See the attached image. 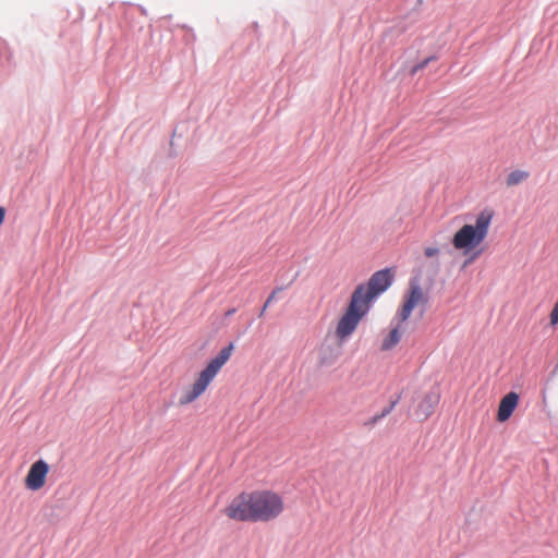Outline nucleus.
<instances>
[{"label":"nucleus","instance_id":"nucleus-1","mask_svg":"<svg viewBox=\"0 0 558 558\" xmlns=\"http://www.w3.org/2000/svg\"><path fill=\"white\" fill-rule=\"evenodd\" d=\"M284 511V500L274 490L243 492L222 510L231 520L240 522H269Z\"/></svg>","mask_w":558,"mask_h":558},{"label":"nucleus","instance_id":"nucleus-2","mask_svg":"<svg viewBox=\"0 0 558 558\" xmlns=\"http://www.w3.org/2000/svg\"><path fill=\"white\" fill-rule=\"evenodd\" d=\"M493 218L490 209L478 213L474 223H465L456 231L451 240L453 248L464 254L475 251L486 240Z\"/></svg>","mask_w":558,"mask_h":558},{"label":"nucleus","instance_id":"nucleus-3","mask_svg":"<svg viewBox=\"0 0 558 558\" xmlns=\"http://www.w3.org/2000/svg\"><path fill=\"white\" fill-rule=\"evenodd\" d=\"M232 350L233 344L231 343L221 349L217 356L209 361L207 366L198 374L195 381L181 393L179 399L180 405H187L194 402L207 390L214 378L230 359Z\"/></svg>","mask_w":558,"mask_h":558},{"label":"nucleus","instance_id":"nucleus-4","mask_svg":"<svg viewBox=\"0 0 558 558\" xmlns=\"http://www.w3.org/2000/svg\"><path fill=\"white\" fill-rule=\"evenodd\" d=\"M368 311L369 306L361 301L360 292L352 293L347 308L336 325L335 337L339 343H344L355 332Z\"/></svg>","mask_w":558,"mask_h":558},{"label":"nucleus","instance_id":"nucleus-5","mask_svg":"<svg viewBox=\"0 0 558 558\" xmlns=\"http://www.w3.org/2000/svg\"><path fill=\"white\" fill-rule=\"evenodd\" d=\"M392 282V274L389 269L378 270L372 275L367 284H360L353 293L360 292V299L371 307L373 300L388 289Z\"/></svg>","mask_w":558,"mask_h":558},{"label":"nucleus","instance_id":"nucleus-6","mask_svg":"<svg viewBox=\"0 0 558 558\" xmlns=\"http://www.w3.org/2000/svg\"><path fill=\"white\" fill-rule=\"evenodd\" d=\"M427 302V298L417 282H411L409 291L404 296V302L398 313L400 323H404L411 315L412 311L420 304Z\"/></svg>","mask_w":558,"mask_h":558},{"label":"nucleus","instance_id":"nucleus-7","mask_svg":"<svg viewBox=\"0 0 558 558\" xmlns=\"http://www.w3.org/2000/svg\"><path fill=\"white\" fill-rule=\"evenodd\" d=\"M49 472V465L44 460H38L33 463L25 477V486L27 489L37 492L46 484V478Z\"/></svg>","mask_w":558,"mask_h":558},{"label":"nucleus","instance_id":"nucleus-8","mask_svg":"<svg viewBox=\"0 0 558 558\" xmlns=\"http://www.w3.org/2000/svg\"><path fill=\"white\" fill-rule=\"evenodd\" d=\"M439 393L438 392H428L426 393L422 400L418 402L417 408L415 409V416L420 421L427 420L430 414L434 412V409L439 402Z\"/></svg>","mask_w":558,"mask_h":558},{"label":"nucleus","instance_id":"nucleus-9","mask_svg":"<svg viewBox=\"0 0 558 558\" xmlns=\"http://www.w3.org/2000/svg\"><path fill=\"white\" fill-rule=\"evenodd\" d=\"M519 404V395L514 391L508 392L499 402L497 420L498 422H506L510 418L513 411Z\"/></svg>","mask_w":558,"mask_h":558},{"label":"nucleus","instance_id":"nucleus-10","mask_svg":"<svg viewBox=\"0 0 558 558\" xmlns=\"http://www.w3.org/2000/svg\"><path fill=\"white\" fill-rule=\"evenodd\" d=\"M403 323H398L396 327H393L383 339L380 350L389 351L393 349L401 340L402 328L401 325Z\"/></svg>","mask_w":558,"mask_h":558},{"label":"nucleus","instance_id":"nucleus-11","mask_svg":"<svg viewBox=\"0 0 558 558\" xmlns=\"http://www.w3.org/2000/svg\"><path fill=\"white\" fill-rule=\"evenodd\" d=\"M529 177L530 173L527 171L517 169L507 175L506 183L508 186H515L525 181Z\"/></svg>","mask_w":558,"mask_h":558},{"label":"nucleus","instance_id":"nucleus-12","mask_svg":"<svg viewBox=\"0 0 558 558\" xmlns=\"http://www.w3.org/2000/svg\"><path fill=\"white\" fill-rule=\"evenodd\" d=\"M550 324L556 326L558 324V302L555 304L550 313Z\"/></svg>","mask_w":558,"mask_h":558},{"label":"nucleus","instance_id":"nucleus-13","mask_svg":"<svg viewBox=\"0 0 558 558\" xmlns=\"http://www.w3.org/2000/svg\"><path fill=\"white\" fill-rule=\"evenodd\" d=\"M430 61L429 58L425 59L424 61H422L421 63L414 65L412 69H411V74L414 75L416 72H418L420 70L424 69L428 62Z\"/></svg>","mask_w":558,"mask_h":558},{"label":"nucleus","instance_id":"nucleus-14","mask_svg":"<svg viewBox=\"0 0 558 558\" xmlns=\"http://www.w3.org/2000/svg\"><path fill=\"white\" fill-rule=\"evenodd\" d=\"M438 253H439V250L434 246H429L424 250V255L426 257H434V256L438 255Z\"/></svg>","mask_w":558,"mask_h":558},{"label":"nucleus","instance_id":"nucleus-15","mask_svg":"<svg viewBox=\"0 0 558 558\" xmlns=\"http://www.w3.org/2000/svg\"><path fill=\"white\" fill-rule=\"evenodd\" d=\"M397 404V401H392L389 407L385 408L381 413L378 414V417H385L387 416L391 411L392 409L396 407Z\"/></svg>","mask_w":558,"mask_h":558},{"label":"nucleus","instance_id":"nucleus-16","mask_svg":"<svg viewBox=\"0 0 558 558\" xmlns=\"http://www.w3.org/2000/svg\"><path fill=\"white\" fill-rule=\"evenodd\" d=\"M5 217V209L3 207H0V226L2 225Z\"/></svg>","mask_w":558,"mask_h":558},{"label":"nucleus","instance_id":"nucleus-17","mask_svg":"<svg viewBox=\"0 0 558 558\" xmlns=\"http://www.w3.org/2000/svg\"><path fill=\"white\" fill-rule=\"evenodd\" d=\"M480 254L481 252L475 253L471 258L464 262V265L471 264Z\"/></svg>","mask_w":558,"mask_h":558},{"label":"nucleus","instance_id":"nucleus-18","mask_svg":"<svg viewBox=\"0 0 558 558\" xmlns=\"http://www.w3.org/2000/svg\"><path fill=\"white\" fill-rule=\"evenodd\" d=\"M381 418H383V417H378V414H377V415H375L374 417H372V418H371L369 423H371V424H375V423H377V422H378L379 420H381Z\"/></svg>","mask_w":558,"mask_h":558},{"label":"nucleus","instance_id":"nucleus-19","mask_svg":"<svg viewBox=\"0 0 558 558\" xmlns=\"http://www.w3.org/2000/svg\"><path fill=\"white\" fill-rule=\"evenodd\" d=\"M381 418H383V417H378V414H377V415H375L374 417H372V418H371L369 423H371V424H375V423H377V422H378L379 420H381Z\"/></svg>","mask_w":558,"mask_h":558},{"label":"nucleus","instance_id":"nucleus-20","mask_svg":"<svg viewBox=\"0 0 558 558\" xmlns=\"http://www.w3.org/2000/svg\"><path fill=\"white\" fill-rule=\"evenodd\" d=\"M275 291L269 295V298L267 299V301L270 303L274 299H275Z\"/></svg>","mask_w":558,"mask_h":558},{"label":"nucleus","instance_id":"nucleus-21","mask_svg":"<svg viewBox=\"0 0 558 558\" xmlns=\"http://www.w3.org/2000/svg\"><path fill=\"white\" fill-rule=\"evenodd\" d=\"M265 312H266V307L264 306L259 316H262Z\"/></svg>","mask_w":558,"mask_h":558},{"label":"nucleus","instance_id":"nucleus-22","mask_svg":"<svg viewBox=\"0 0 558 558\" xmlns=\"http://www.w3.org/2000/svg\"><path fill=\"white\" fill-rule=\"evenodd\" d=\"M269 304H270V303H269L268 301H266V303L264 304V306L267 308V307H269Z\"/></svg>","mask_w":558,"mask_h":558}]
</instances>
